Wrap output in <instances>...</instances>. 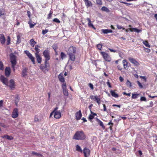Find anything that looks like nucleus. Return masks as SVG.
Segmentation results:
<instances>
[{"label": "nucleus", "instance_id": "1", "mask_svg": "<svg viewBox=\"0 0 157 157\" xmlns=\"http://www.w3.org/2000/svg\"><path fill=\"white\" fill-rule=\"evenodd\" d=\"M76 52V48L72 46H71L68 50L67 54L69 56V59L73 62H74L75 60V54Z\"/></svg>", "mask_w": 157, "mask_h": 157}, {"label": "nucleus", "instance_id": "2", "mask_svg": "<svg viewBox=\"0 0 157 157\" xmlns=\"http://www.w3.org/2000/svg\"><path fill=\"white\" fill-rule=\"evenodd\" d=\"M85 138L86 136L82 131L76 132L73 137V139L76 140H83Z\"/></svg>", "mask_w": 157, "mask_h": 157}, {"label": "nucleus", "instance_id": "3", "mask_svg": "<svg viewBox=\"0 0 157 157\" xmlns=\"http://www.w3.org/2000/svg\"><path fill=\"white\" fill-rule=\"evenodd\" d=\"M43 54L45 58V63L48 62L50 59V52L49 49L47 48L45 50L43 53Z\"/></svg>", "mask_w": 157, "mask_h": 157}, {"label": "nucleus", "instance_id": "4", "mask_svg": "<svg viewBox=\"0 0 157 157\" xmlns=\"http://www.w3.org/2000/svg\"><path fill=\"white\" fill-rule=\"evenodd\" d=\"M50 67V65L49 63L47 62L45 63L44 61V64H42L40 67V69L44 72H45V71H48Z\"/></svg>", "mask_w": 157, "mask_h": 157}, {"label": "nucleus", "instance_id": "5", "mask_svg": "<svg viewBox=\"0 0 157 157\" xmlns=\"http://www.w3.org/2000/svg\"><path fill=\"white\" fill-rule=\"evenodd\" d=\"M100 54L102 56L104 59L108 62H110L111 61V58L109 54L105 52H101Z\"/></svg>", "mask_w": 157, "mask_h": 157}, {"label": "nucleus", "instance_id": "6", "mask_svg": "<svg viewBox=\"0 0 157 157\" xmlns=\"http://www.w3.org/2000/svg\"><path fill=\"white\" fill-rule=\"evenodd\" d=\"M10 59L11 64H17V57L13 53H11L10 54Z\"/></svg>", "mask_w": 157, "mask_h": 157}, {"label": "nucleus", "instance_id": "7", "mask_svg": "<svg viewBox=\"0 0 157 157\" xmlns=\"http://www.w3.org/2000/svg\"><path fill=\"white\" fill-rule=\"evenodd\" d=\"M24 53L31 60L33 64H35V61L34 57L32 56L31 53L28 50H25L24 51Z\"/></svg>", "mask_w": 157, "mask_h": 157}, {"label": "nucleus", "instance_id": "8", "mask_svg": "<svg viewBox=\"0 0 157 157\" xmlns=\"http://www.w3.org/2000/svg\"><path fill=\"white\" fill-rule=\"evenodd\" d=\"M62 87L63 90V94L66 96H67L68 95V93L67 89L66 83H64L62 85Z\"/></svg>", "mask_w": 157, "mask_h": 157}, {"label": "nucleus", "instance_id": "9", "mask_svg": "<svg viewBox=\"0 0 157 157\" xmlns=\"http://www.w3.org/2000/svg\"><path fill=\"white\" fill-rule=\"evenodd\" d=\"M8 86L11 90L14 89L15 86V82L14 80L13 79H10L9 81V84H8V86Z\"/></svg>", "mask_w": 157, "mask_h": 157}, {"label": "nucleus", "instance_id": "10", "mask_svg": "<svg viewBox=\"0 0 157 157\" xmlns=\"http://www.w3.org/2000/svg\"><path fill=\"white\" fill-rule=\"evenodd\" d=\"M90 98L93 100H95L98 105L101 104V100L97 96L91 95L90 96Z\"/></svg>", "mask_w": 157, "mask_h": 157}, {"label": "nucleus", "instance_id": "11", "mask_svg": "<svg viewBox=\"0 0 157 157\" xmlns=\"http://www.w3.org/2000/svg\"><path fill=\"white\" fill-rule=\"evenodd\" d=\"M11 116L13 118H17L18 116V110L17 108H14L12 113Z\"/></svg>", "mask_w": 157, "mask_h": 157}, {"label": "nucleus", "instance_id": "12", "mask_svg": "<svg viewBox=\"0 0 157 157\" xmlns=\"http://www.w3.org/2000/svg\"><path fill=\"white\" fill-rule=\"evenodd\" d=\"M128 60L135 66H138L140 65L139 63L133 58L129 57L128 58Z\"/></svg>", "mask_w": 157, "mask_h": 157}, {"label": "nucleus", "instance_id": "13", "mask_svg": "<svg viewBox=\"0 0 157 157\" xmlns=\"http://www.w3.org/2000/svg\"><path fill=\"white\" fill-rule=\"evenodd\" d=\"M0 80L2 83L6 86H8V79L5 78L4 76L2 75L0 77Z\"/></svg>", "mask_w": 157, "mask_h": 157}, {"label": "nucleus", "instance_id": "14", "mask_svg": "<svg viewBox=\"0 0 157 157\" xmlns=\"http://www.w3.org/2000/svg\"><path fill=\"white\" fill-rule=\"evenodd\" d=\"M58 78L59 81L63 83L62 84H63L64 83H66L65 78L63 77V74L62 73H61L59 75Z\"/></svg>", "mask_w": 157, "mask_h": 157}, {"label": "nucleus", "instance_id": "15", "mask_svg": "<svg viewBox=\"0 0 157 157\" xmlns=\"http://www.w3.org/2000/svg\"><path fill=\"white\" fill-rule=\"evenodd\" d=\"M5 75L6 76L8 77L9 76L11 73V69L9 67H6L5 69Z\"/></svg>", "mask_w": 157, "mask_h": 157}, {"label": "nucleus", "instance_id": "16", "mask_svg": "<svg viewBox=\"0 0 157 157\" xmlns=\"http://www.w3.org/2000/svg\"><path fill=\"white\" fill-rule=\"evenodd\" d=\"M75 118L77 120H79L81 119L82 116V114L81 110L75 113Z\"/></svg>", "mask_w": 157, "mask_h": 157}, {"label": "nucleus", "instance_id": "17", "mask_svg": "<svg viewBox=\"0 0 157 157\" xmlns=\"http://www.w3.org/2000/svg\"><path fill=\"white\" fill-rule=\"evenodd\" d=\"M86 6L88 8L90 7H91L92 6V2L89 0H83Z\"/></svg>", "mask_w": 157, "mask_h": 157}, {"label": "nucleus", "instance_id": "18", "mask_svg": "<svg viewBox=\"0 0 157 157\" xmlns=\"http://www.w3.org/2000/svg\"><path fill=\"white\" fill-rule=\"evenodd\" d=\"M83 153L84 156H89L90 153V150L88 148L86 147L84 148L83 150Z\"/></svg>", "mask_w": 157, "mask_h": 157}, {"label": "nucleus", "instance_id": "19", "mask_svg": "<svg viewBox=\"0 0 157 157\" xmlns=\"http://www.w3.org/2000/svg\"><path fill=\"white\" fill-rule=\"evenodd\" d=\"M54 117L57 119L60 118L61 117V112L60 111H56L54 113Z\"/></svg>", "mask_w": 157, "mask_h": 157}, {"label": "nucleus", "instance_id": "20", "mask_svg": "<svg viewBox=\"0 0 157 157\" xmlns=\"http://www.w3.org/2000/svg\"><path fill=\"white\" fill-rule=\"evenodd\" d=\"M96 120L98 122V124H99L100 126L103 129H105V126L103 124V123L98 118H96Z\"/></svg>", "mask_w": 157, "mask_h": 157}, {"label": "nucleus", "instance_id": "21", "mask_svg": "<svg viewBox=\"0 0 157 157\" xmlns=\"http://www.w3.org/2000/svg\"><path fill=\"white\" fill-rule=\"evenodd\" d=\"M124 68L125 70H127L128 67V63L126 59H124L122 61Z\"/></svg>", "mask_w": 157, "mask_h": 157}, {"label": "nucleus", "instance_id": "22", "mask_svg": "<svg viewBox=\"0 0 157 157\" xmlns=\"http://www.w3.org/2000/svg\"><path fill=\"white\" fill-rule=\"evenodd\" d=\"M5 38L3 34H0V40L1 43L2 44H5Z\"/></svg>", "mask_w": 157, "mask_h": 157}, {"label": "nucleus", "instance_id": "23", "mask_svg": "<svg viewBox=\"0 0 157 157\" xmlns=\"http://www.w3.org/2000/svg\"><path fill=\"white\" fill-rule=\"evenodd\" d=\"M36 57L37 62L39 63H41L42 62V57L39 54L35 55Z\"/></svg>", "mask_w": 157, "mask_h": 157}, {"label": "nucleus", "instance_id": "24", "mask_svg": "<svg viewBox=\"0 0 157 157\" xmlns=\"http://www.w3.org/2000/svg\"><path fill=\"white\" fill-rule=\"evenodd\" d=\"M40 47L38 45H36L34 48V49L36 52L35 55L38 54L40 52Z\"/></svg>", "mask_w": 157, "mask_h": 157}, {"label": "nucleus", "instance_id": "25", "mask_svg": "<svg viewBox=\"0 0 157 157\" xmlns=\"http://www.w3.org/2000/svg\"><path fill=\"white\" fill-rule=\"evenodd\" d=\"M87 20L88 21V26L89 27H91L92 28L94 29H95L96 28L91 23V21L90 19L88 18H87Z\"/></svg>", "mask_w": 157, "mask_h": 157}, {"label": "nucleus", "instance_id": "26", "mask_svg": "<svg viewBox=\"0 0 157 157\" xmlns=\"http://www.w3.org/2000/svg\"><path fill=\"white\" fill-rule=\"evenodd\" d=\"M110 93L113 97L115 98H117L119 97V95L115 92V90H111L110 91Z\"/></svg>", "mask_w": 157, "mask_h": 157}, {"label": "nucleus", "instance_id": "27", "mask_svg": "<svg viewBox=\"0 0 157 157\" xmlns=\"http://www.w3.org/2000/svg\"><path fill=\"white\" fill-rule=\"evenodd\" d=\"M3 138H6L9 140H13V137L12 136H9L8 135H5L2 136Z\"/></svg>", "mask_w": 157, "mask_h": 157}, {"label": "nucleus", "instance_id": "28", "mask_svg": "<svg viewBox=\"0 0 157 157\" xmlns=\"http://www.w3.org/2000/svg\"><path fill=\"white\" fill-rule=\"evenodd\" d=\"M101 31L104 34H107L109 33H112L113 32L112 30L108 29H102L101 30Z\"/></svg>", "mask_w": 157, "mask_h": 157}, {"label": "nucleus", "instance_id": "29", "mask_svg": "<svg viewBox=\"0 0 157 157\" xmlns=\"http://www.w3.org/2000/svg\"><path fill=\"white\" fill-rule=\"evenodd\" d=\"M28 69L25 68L22 71V76L23 77H25L27 75V71Z\"/></svg>", "mask_w": 157, "mask_h": 157}, {"label": "nucleus", "instance_id": "30", "mask_svg": "<svg viewBox=\"0 0 157 157\" xmlns=\"http://www.w3.org/2000/svg\"><path fill=\"white\" fill-rule=\"evenodd\" d=\"M96 4L98 6H100L102 5V0H96Z\"/></svg>", "mask_w": 157, "mask_h": 157}, {"label": "nucleus", "instance_id": "31", "mask_svg": "<svg viewBox=\"0 0 157 157\" xmlns=\"http://www.w3.org/2000/svg\"><path fill=\"white\" fill-rule=\"evenodd\" d=\"M28 23L29 24V27L30 28H33V27L36 24V23H35L34 24H32V20L31 19H30Z\"/></svg>", "mask_w": 157, "mask_h": 157}, {"label": "nucleus", "instance_id": "32", "mask_svg": "<svg viewBox=\"0 0 157 157\" xmlns=\"http://www.w3.org/2000/svg\"><path fill=\"white\" fill-rule=\"evenodd\" d=\"M30 43L31 46L33 47L36 44V42L34 41L33 39H31L30 40Z\"/></svg>", "mask_w": 157, "mask_h": 157}, {"label": "nucleus", "instance_id": "33", "mask_svg": "<svg viewBox=\"0 0 157 157\" xmlns=\"http://www.w3.org/2000/svg\"><path fill=\"white\" fill-rule=\"evenodd\" d=\"M139 95L140 94H132V99L137 98L139 97Z\"/></svg>", "mask_w": 157, "mask_h": 157}, {"label": "nucleus", "instance_id": "34", "mask_svg": "<svg viewBox=\"0 0 157 157\" xmlns=\"http://www.w3.org/2000/svg\"><path fill=\"white\" fill-rule=\"evenodd\" d=\"M101 10L106 12H109L110 11L105 6H103L101 8Z\"/></svg>", "mask_w": 157, "mask_h": 157}, {"label": "nucleus", "instance_id": "35", "mask_svg": "<svg viewBox=\"0 0 157 157\" xmlns=\"http://www.w3.org/2000/svg\"><path fill=\"white\" fill-rule=\"evenodd\" d=\"M76 150L80 152H82V150L81 148L78 145H77L76 146Z\"/></svg>", "mask_w": 157, "mask_h": 157}, {"label": "nucleus", "instance_id": "36", "mask_svg": "<svg viewBox=\"0 0 157 157\" xmlns=\"http://www.w3.org/2000/svg\"><path fill=\"white\" fill-rule=\"evenodd\" d=\"M32 154L33 155H36L38 157H42L43 156V155L42 154L39 153H37L35 152L34 151L32 152Z\"/></svg>", "mask_w": 157, "mask_h": 157}, {"label": "nucleus", "instance_id": "37", "mask_svg": "<svg viewBox=\"0 0 157 157\" xmlns=\"http://www.w3.org/2000/svg\"><path fill=\"white\" fill-rule=\"evenodd\" d=\"M143 43L145 45V46L148 48L150 47V46L147 40H145L143 42Z\"/></svg>", "mask_w": 157, "mask_h": 157}, {"label": "nucleus", "instance_id": "38", "mask_svg": "<svg viewBox=\"0 0 157 157\" xmlns=\"http://www.w3.org/2000/svg\"><path fill=\"white\" fill-rule=\"evenodd\" d=\"M102 45L101 44H99L97 45V48L99 50H101Z\"/></svg>", "mask_w": 157, "mask_h": 157}, {"label": "nucleus", "instance_id": "39", "mask_svg": "<svg viewBox=\"0 0 157 157\" xmlns=\"http://www.w3.org/2000/svg\"><path fill=\"white\" fill-rule=\"evenodd\" d=\"M53 13V12L51 10L50 11L49 14L48 15L47 19H50L51 18L52 15Z\"/></svg>", "mask_w": 157, "mask_h": 157}, {"label": "nucleus", "instance_id": "40", "mask_svg": "<svg viewBox=\"0 0 157 157\" xmlns=\"http://www.w3.org/2000/svg\"><path fill=\"white\" fill-rule=\"evenodd\" d=\"M4 69V65L2 62L0 61V70H3Z\"/></svg>", "mask_w": 157, "mask_h": 157}, {"label": "nucleus", "instance_id": "41", "mask_svg": "<svg viewBox=\"0 0 157 157\" xmlns=\"http://www.w3.org/2000/svg\"><path fill=\"white\" fill-rule=\"evenodd\" d=\"M126 85L127 86L129 87H131L132 86L131 83L128 80L126 82Z\"/></svg>", "mask_w": 157, "mask_h": 157}, {"label": "nucleus", "instance_id": "42", "mask_svg": "<svg viewBox=\"0 0 157 157\" xmlns=\"http://www.w3.org/2000/svg\"><path fill=\"white\" fill-rule=\"evenodd\" d=\"M134 31L136 32L137 33H139L141 32L142 31V30L138 29L136 28H133Z\"/></svg>", "mask_w": 157, "mask_h": 157}, {"label": "nucleus", "instance_id": "43", "mask_svg": "<svg viewBox=\"0 0 157 157\" xmlns=\"http://www.w3.org/2000/svg\"><path fill=\"white\" fill-rule=\"evenodd\" d=\"M66 56V55L63 52H61L60 54L61 58L63 59L65 58Z\"/></svg>", "mask_w": 157, "mask_h": 157}, {"label": "nucleus", "instance_id": "44", "mask_svg": "<svg viewBox=\"0 0 157 157\" xmlns=\"http://www.w3.org/2000/svg\"><path fill=\"white\" fill-rule=\"evenodd\" d=\"M4 11L2 9H0V16L4 15Z\"/></svg>", "mask_w": 157, "mask_h": 157}, {"label": "nucleus", "instance_id": "45", "mask_svg": "<svg viewBox=\"0 0 157 157\" xmlns=\"http://www.w3.org/2000/svg\"><path fill=\"white\" fill-rule=\"evenodd\" d=\"M19 97L18 96H17V97L15 98V103L16 105L17 106V103L19 100Z\"/></svg>", "mask_w": 157, "mask_h": 157}, {"label": "nucleus", "instance_id": "46", "mask_svg": "<svg viewBox=\"0 0 157 157\" xmlns=\"http://www.w3.org/2000/svg\"><path fill=\"white\" fill-rule=\"evenodd\" d=\"M10 36H8L7 41V44L9 45L10 44Z\"/></svg>", "mask_w": 157, "mask_h": 157}, {"label": "nucleus", "instance_id": "47", "mask_svg": "<svg viewBox=\"0 0 157 157\" xmlns=\"http://www.w3.org/2000/svg\"><path fill=\"white\" fill-rule=\"evenodd\" d=\"M94 118V116H93V115H92V114H90L89 116V117H88V119L90 121H91V120L93 119V118Z\"/></svg>", "mask_w": 157, "mask_h": 157}, {"label": "nucleus", "instance_id": "48", "mask_svg": "<svg viewBox=\"0 0 157 157\" xmlns=\"http://www.w3.org/2000/svg\"><path fill=\"white\" fill-rule=\"evenodd\" d=\"M53 21L54 22H56L58 23H59L60 22V21L57 18H55L53 19Z\"/></svg>", "mask_w": 157, "mask_h": 157}, {"label": "nucleus", "instance_id": "49", "mask_svg": "<svg viewBox=\"0 0 157 157\" xmlns=\"http://www.w3.org/2000/svg\"><path fill=\"white\" fill-rule=\"evenodd\" d=\"M48 31V29H45L43 30L42 31V33L43 35H44L47 33Z\"/></svg>", "mask_w": 157, "mask_h": 157}, {"label": "nucleus", "instance_id": "50", "mask_svg": "<svg viewBox=\"0 0 157 157\" xmlns=\"http://www.w3.org/2000/svg\"><path fill=\"white\" fill-rule=\"evenodd\" d=\"M137 82L140 88H143V86L142 84L139 81H137Z\"/></svg>", "mask_w": 157, "mask_h": 157}, {"label": "nucleus", "instance_id": "51", "mask_svg": "<svg viewBox=\"0 0 157 157\" xmlns=\"http://www.w3.org/2000/svg\"><path fill=\"white\" fill-rule=\"evenodd\" d=\"M117 28L119 29H122L123 30H124L125 29V28L123 27L121 25H117Z\"/></svg>", "mask_w": 157, "mask_h": 157}, {"label": "nucleus", "instance_id": "52", "mask_svg": "<svg viewBox=\"0 0 157 157\" xmlns=\"http://www.w3.org/2000/svg\"><path fill=\"white\" fill-rule=\"evenodd\" d=\"M140 78L142 79H143L144 81L146 82L147 81V78L145 76H140Z\"/></svg>", "mask_w": 157, "mask_h": 157}, {"label": "nucleus", "instance_id": "53", "mask_svg": "<svg viewBox=\"0 0 157 157\" xmlns=\"http://www.w3.org/2000/svg\"><path fill=\"white\" fill-rule=\"evenodd\" d=\"M103 111L107 112L106 105L105 104H103Z\"/></svg>", "mask_w": 157, "mask_h": 157}, {"label": "nucleus", "instance_id": "54", "mask_svg": "<svg viewBox=\"0 0 157 157\" xmlns=\"http://www.w3.org/2000/svg\"><path fill=\"white\" fill-rule=\"evenodd\" d=\"M140 100L141 101H146V98L144 97H141L140 98Z\"/></svg>", "mask_w": 157, "mask_h": 157}, {"label": "nucleus", "instance_id": "55", "mask_svg": "<svg viewBox=\"0 0 157 157\" xmlns=\"http://www.w3.org/2000/svg\"><path fill=\"white\" fill-rule=\"evenodd\" d=\"M88 85L90 87V88H91L92 90L94 89V86L91 83H89L88 84Z\"/></svg>", "mask_w": 157, "mask_h": 157}, {"label": "nucleus", "instance_id": "56", "mask_svg": "<svg viewBox=\"0 0 157 157\" xmlns=\"http://www.w3.org/2000/svg\"><path fill=\"white\" fill-rule=\"evenodd\" d=\"M17 43L18 44H19L21 42V39H20V37L19 36H17Z\"/></svg>", "mask_w": 157, "mask_h": 157}, {"label": "nucleus", "instance_id": "57", "mask_svg": "<svg viewBox=\"0 0 157 157\" xmlns=\"http://www.w3.org/2000/svg\"><path fill=\"white\" fill-rule=\"evenodd\" d=\"M27 15H28V17L30 19V17H31V12L30 11H27Z\"/></svg>", "mask_w": 157, "mask_h": 157}, {"label": "nucleus", "instance_id": "58", "mask_svg": "<svg viewBox=\"0 0 157 157\" xmlns=\"http://www.w3.org/2000/svg\"><path fill=\"white\" fill-rule=\"evenodd\" d=\"M121 2L125 4L127 6H129V5L132 4L131 3H128L123 2Z\"/></svg>", "mask_w": 157, "mask_h": 157}, {"label": "nucleus", "instance_id": "59", "mask_svg": "<svg viewBox=\"0 0 157 157\" xmlns=\"http://www.w3.org/2000/svg\"><path fill=\"white\" fill-rule=\"evenodd\" d=\"M34 120L35 122H38L39 121L38 117L36 116H35Z\"/></svg>", "mask_w": 157, "mask_h": 157}, {"label": "nucleus", "instance_id": "60", "mask_svg": "<svg viewBox=\"0 0 157 157\" xmlns=\"http://www.w3.org/2000/svg\"><path fill=\"white\" fill-rule=\"evenodd\" d=\"M109 50L111 52H117V51L116 50H113L112 49H111L110 48H109Z\"/></svg>", "mask_w": 157, "mask_h": 157}, {"label": "nucleus", "instance_id": "61", "mask_svg": "<svg viewBox=\"0 0 157 157\" xmlns=\"http://www.w3.org/2000/svg\"><path fill=\"white\" fill-rule=\"evenodd\" d=\"M16 64H12V67L13 68V70L14 72L15 71V67Z\"/></svg>", "mask_w": 157, "mask_h": 157}, {"label": "nucleus", "instance_id": "62", "mask_svg": "<svg viewBox=\"0 0 157 157\" xmlns=\"http://www.w3.org/2000/svg\"><path fill=\"white\" fill-rule=\"evenodd\" d=\"M123 94H124V95H127V96H130V95H131V93H127L125 92H124L123 93Z\"/></svg>", "mask_w": 157, "mask_h": 157}, {"label": "nucleus", "instance_id": "63", "mask_svg": "<svg viewBox=\"0 0 157 157\" xmlns=\"http://www.w3.org/2000/svg\"><path fill=\"white\" fill-rule=\"evenodd\" d=\"M0 126L4 128H6V126L2 123H0Z\"/></svg>", "mask_w": 157, "mask_h": 157}, {"label": "nucleus", "instance_id": "64", "mask_svg": "<svg viewBox=\"0 0 157 157\" xmlns=\"http://www.w3.org/2000/svg\"><path fill=\"white\" fill-rule=\"evenodd\" d=\"M117 67L118 69L119 70L121 71L122 69V67L120 65H118L117 66Z\"/></svg>", "mask_w": 157, "mask_h": 157}]
</instances>
